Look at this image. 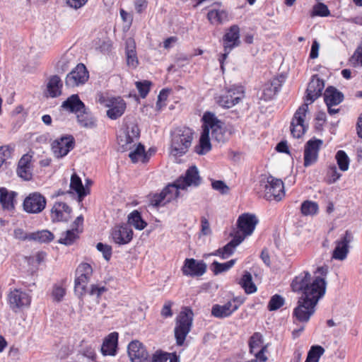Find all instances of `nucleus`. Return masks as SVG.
Listing matches in <instances>:
<instances>
[{"label": "nucleus", "instance_id": "1", "mask_svg": "<svg viewBox=\"0 0 362 362\" xmlns=\"http://www.w3.org/2000/svg\"><path fill=\"white\" fill-rule=\"evenodd\" d=\"M291 286L294 292L302 293L293 316L298 322L307 323L315 313L319 300L325 293L327 282L320 277L311 281L310 272L304 271L293 279Z\"/></svg>", "mask_w": 362, "mask_h": 362}, {"label": "nucleus", "instance_id": "2", "mask_svg": "<svg viewBox=\"0 0 362 362\" xmlns=\"http://www.w3.org/2000/svg\"><path fill=\"white\" fill-rule=\"evenodd\" d=\"M324 88L323 80L313 76L306 90L305 103L298 108L291 122V133L293 137L300 138L307 131L308 124L305 123V119L308 112V105L322 95Z\"/></svg>", "mask_w": 362, "mask_h": 362}, {"label": "nucleus", "instance_id": "3", "mask_svg": "<svg viewBox=\"0 0 362 362\" xmlns=\"http://www.w3.org/2000/svg\"><path fill=\"white\" fill-rule=\"evenodd\" d=\"M203 130L199 139V144L195 146V152L199 155H204L211 149L210 133L211 138L218 143H225L228 137L223 127V122L218 119L214 114L205 112L203 118Z\"/></svg>", "mask_w": 362, "mask_h": 362}, {"label": "nucleus", "instance_id": "4", "mask_svg": "<svg viewBox=\"0 0 362 362\" xmlns=\"http://www.w3.org/2000/svg\"><path fill=\"white\" fill-rule=\"evenodd\" d=\"M62 107L74 112L76 115L77 122L83 128L91 129L96 126V120L86 107L77 94L71 95L62 103Z\"/></svg>", "mask_w": 362, "mask_h": 362}, {"label": "nucleus", "instance_id": "5", "mask_svg": "<svg viewBox=\"0 0 362 362\" xmlns=\"http://www.w3.org/2000/svg\"><path fill=\"white\" fill-rule=\"evenodd\" d=\"M259 188L264 197L269 201H280L285 195L284 186L281 180L272 176H264L259 181Z\"/></svg>", "mask_w": 362, "mask_h": 362}, {"label": "nucleus", "instance_id": "6", "mask_svg": "<svg viewBox=\"0 0 362 362\" xmlns=\"http://www.w3.org/2000/svg\"><path fill=\"white\" fill-rule=\"evenodd\" d=\"M193 132L188 127L177 129L172 135L171 152L174 156H182L191 146Z\"/></svg>", "mask_w": 362, "mask_h": 362}, {"label": "nucleus", "instance_id": "7", "mask_svg": "<svg viewBox=\"0 0 362 362\" xmlns=\"http://www.w3.org/2000/svg\"><path fill=\"white\" fill-rule=\"evenodd\" d=\"M193 313L191 310L185 308L176 318L174 329L175 338L177 346H182L192 325Z\"/></svg>", "mask_w": 362, "mask_h": 362}, {"label": "nucleus", "instance_id": "8", "mask_svg": "<svg viewBox=\"0 0 362 362\" xmlns=\"http://www.w3.org/2000/svg\"><path fill=\"white\" fill-rule=\"evenodd\" d=\"M93 269L88 263H81L76 271L74 291L79 298L86 293V286L92 276Z\"/></svg>", "mask_w": 362, "mask_h": 362}, {"label": "nucleus", "instance_id": "9", "mask_svg": "<svg viewBox=\"0 0 362 362\" xmlns=\"http://www.w3.org/2000/svg\"><path fill=\"white\" fill-rule=\"evenodd\" d=\"M240 28L237 25H231L224 34L223 37V45L224 48V53L221 54L219 58L221 66L223 69V61L227 58L228 54L231 50L238 47L240 44Z\"/></svg>", "mask_w": 362, "mask_h": 362}, {"label": "nucleus", "instance_id": "10", "mask_svg": "<svg viewBox=\"0 0 362 362\" xmlns=\"http://www.w3.org/2000/svg\"><path fill=\"white\" fill-rule=\"evenodd\" d=\"M244 98V91L241 87H232L225 90L217 99L219 105L230 108L238 104Z\"/></svg>", "mask_w": 362, "mask_h": 362}, {"label": "nucleus", "instance_id": "11", "mask_svg": "<svg viewBox=\"0 0 362 362\" xmlns=\"http://www.w3.org/2000/svg\"><path fill=\"white\" fill-rule=\"evenodd\" d=\"M89 78V73L83 64H78L66 75L65 84L68 87H76L83 85Z\"/></svg>", "mask_w": 362, "mask_h": 362}, {"label": "nucleus", "instance_id": "12", "mask_svg": "<svg viewBox=\"0 0 362 362\" xmlns=\"http://www.w3.org/2000/svg\"><path fill=\"white\" fill-rule=\"evenodd\" d=\"M243 303V301L238 298H233L224 305L215 304L211 308V315L219 319L228 317L239 308Z\"/></svg>", "mask_w": 362, "mask_h": 362}, {"label": "nucleus", "instance_id": "13", "mask_svg": "<svg viewBox=\"0 0 362 362\" xmlns=\"http://www.w3.org/2000/svg\"><path fill=\"white\" fill-rule=\"evenodd\" d=\"M47 201L45 197L40 192L30 193L24 199L23 209L30 214H39L44 210Z\"/></svg>", "mask_w": 362, "mask_h": 362}, {"label": "nucleus", "instance_id": "14", "mask_svg": "<svg viewBox=\"0 0 362 362\" xmlns=\"http://www.w3.org/2000/svg\"><path fill=\"white\" fill-rule=\"evenodd\" d=\"M10 308L15 313L30 304L29 295L21 289L11 290L7 296Z\"/></svg>", "mask_w": 362, "mask_h": 362}, {"label": "nucleus", "instance_id": "15", "mask_svg": "<svg viewBox=\"0 0 362 362\" xmlns=\"http://www.w3.org/2000/svg\"><path fill=\"white\" fill-rule=\"evenodd\" d=\"M74 144L73 136H63L52 142V151L56 158H61L66 156L74 148Z\"/></svg>", "mask_w": 362, "mask_h": 362}, {"label": "nucleus", "instance_id": "16", "mask_svg": "<svg viewBox=\"0 0 362 362\" xmlns=\"http://www.w3.org/2000/svg\"><path fill=\"white\" fill-rule=\"evenodd\" d=\"M179 192L173 184L168 185L159 194H155L150 198V204L154 207L165 205L178 197Z\"/></svg>", "mask_w": 362, "mask_h": 362}, {"label": "nucleus", "instance_id": "17", "mask_svg": "<svg viewBox=\"0 0 362 362\" xmlns=\"http://www.w3.org/2000/svg\"><path fill=\"white\" fill-rule=\"evenodd\" d=\"M353 240L351 231L346 230L341 237L335 241L336 247L332 253V258L337 260H344L346 258L349 251V244Z\"/></svg>", "mask_w": 362, "mask_h": 362}, {"label": "nucleus", "instance_id": "18", "mask_svg": "<svg viewBox=\"0 0 362 362\" xmlns=\"http://www.w3.org/2000/svg\"><path fill=\"white\" fill-rule=\"evenodd\" d=\"M322 144V140L315 138L307 141L304 149L305 167H309L317 162L318 153Z\"/></svg>", "mask_w": 362, "mask_h": 362}, {"label": "nucleus", "instance_id": "19", "mask_svg": "<svg viewBox=\"0 0 362 362\" xmlns=\"http://www.w3.org/2000/svg\"><path fill=\"white\" fill-rule=\"evenodd\" d=\"M200 180L197 168L192 166L187 170L184 177H180L173 185L178 191L179 189H185L192 185L197 187L200 184Z\"/></svg>", "mask_w": 362, "mask_h": 362}, {"label": "nucleus", "instance_id": "20", "mask_svg": "<svg viewBox=\"0 0 362 362\" xmlns=\"http://www.w3.org/2000/svg\"><path fill=\"white\" fill-rule=\"evenodd\" d=\"M258 223V220L255 215L251 214H243L238 217L237 225L238 233L241 236L244 237L250 235Z\"/></svg>", "mask_w": 362, "mask_h": 362}, {"label": "nucleus", "instance_id": "21", "mask_svg": "<svg viewBox=\"0 0 362 362\" xmlns=\"http://www.w3.org/2000/svg\"><path fill=\"white\" fill-rule=\"evenodd\" d=\"M206 271V264L205 262L193 258H187L182 268V274L189 276H201Z\"/></svg>", "mask_w": 362, "mask_h": 362}, {"label": "nucleus", "instance_id": "22", "mask_svg": "<svg viewBox=\"0 0 362 362\" xmlns=\"http://www.w3.org/2000/svg\"><path fill=\"white\" fill-rule=\"evenodd\" d=\"M111 236L114 243L117 245H126L133 238V230L126 224L115 226L111 232Z\"/></svg>", "mask_w": 362, "mask_h": 362}, {"label": "nucleus", "instance_id": "23", "mask_svg": "<svg viewBox=\"0 0 362 362\" xmlns=\"http://www.w3.org/2000/svg\"><path fill=\"white\" fill-rule=\"evenodd\" d=\"M105 106L108 107L107 116L111 119H117L124 113L127 104L122 98L117 97L108 99Z\"/></svg>", "mask_w": 362, "mask_h": 362}, {"label": "nucleus", "instance_id": "24", "mask_svg": "<svg viewBox=\"0 0 362 362\" xmlns=\"http://www.w3.org/2000/svg\"><path fill=\"white\" fill-rule=\"evenodd\" d=\"M127 352L132 362H144L148 358L146 347L138 340H134L129 344Z\"/></svg>", "mask_w": 362, "mask_h": 362}, {"label": "nucleus", "instance_id": "25", "mask_svg": "<svg viewBox=\"0 0 362 362\" xmlns=\"http://www.w3.org/2000/svg\"><path fill=\"white\" fill-rule=\"evenodd\" d=\"M284 82L283 76L273 78L263 86L262 95L261 99L270 100L274 98L276 93L280 90L282 84Z\"/></svg>", "mask_w": 362, "mask_h": 362}, {"label": "nucleus", "instance_id": "26", "mask_svg": "<svg viewBox=\"0 0 362 362\" xmlns=\"http://www.w3.org/2000/svg\"><path fill=\"white\" fill-rule=\"evenodd\" d=\"M31 160L32 156L30 155L25 154L18 161L16 173L24 180L28 181L33 177Z\"/></svg>", "mask_w": 362, "mask_h": 362}, {"label": "nucleus", "instance_id": "27", "mask_svg": "<svg viewBox=\"0 0 362 362\" xmlns=\"http://www.w3.org/2000/svg\"><path fill=\"white\" fill-rule=\"evenodd\" d=\"M71 209L64 202H55L51 209L53 221H66L70 217Z\"/></svg>", "mask_w": 362, "mask_h": 362}, {"label": "nucleus", "instance_id": "28", "mask_svg": "<svg viewBox=\"0 0 362 362\" xmlns=\"http://www.w3.org/2000/svg\"><path fill=\"white\" fill-rule=\"evenodd\" d=\"M118 333L112 332L103 340L101 352L104 356H115L117 351Z\"/></svg>", "mask_w": 362, "mask_h": 362}, {"label": "nucleus", "instance_id": "29", "mask_svg": "<svg viewBox=\"0 0 362 362\" xmlns=\"http://www.w3.org/2000/svg\"><path fill=\"white\" fill-rule=\"evenodd\" d=\"M140 134L138 126L135 124H129L123 136H120V144L122 147L125 146V149L129 148L128 145L132 144L135 139L139 138Z\"/></svg>", "mask_w": 362, "mask_h": 362}, {"label": "nucleus", "instance_id": "30", "mask_svg": "<svg viewBox=\"0 0 362 362\" xmlns=\"http://www.w3.org/2000/svg\"><path fill=\"white\" fill-rule=\"evenodd\" d=\"M16 196V192L8 191L5 187H0V204L3 209L8 211L13 209Z\"/></svg>", "mask_w": 362, "mask_h": 362}, {"label": "nucleus", "instance_id": "31", "mask_svg": "<svg viewBox=\"0 0 362 362\" xmlns=\"http://www.w3.org/2000/svg\"><path fill=\"white\" fill-rule=\"evenodd\" d=\"M324 99L327 105H337L344 100V95L336 88L329 86L325 91Z\"/></svg>", "mask_w": 362, "mask_h": 362}, {"label": "nucleus", "instance_id": "32", "mask_svg": "<svg viewBox=\"0 0 362 362\" xmlns=\"http://www.w3.org/2000/svg\"><path fill=\"white\" fill-rule=\"evenodd\" d=\"M126 57L127 65L135 69L139 64V61L136 52V44L132 38H129L126 41Z\"/></svg>", "mask_w": 362, "mask_h": 362}, {"label": "nucleus", "instance_id": "33", "mask_svg": "<svg viewBox=\"0 0 362 362\" xmlns=\"http://www.w3.org/2000/svg\"><path fill=\"white\" fill-rule=\"evenodd\" d=\"M70 188L77 193L80 201L89 194L88 189L83 187L81 178L76 173L71 175Z\"/></svg>", "mask_w": 362, "mask_h": 362}, {"label": "nucleus", "instance_id": "34", "mask_svg": "<svg viewBox=\"0 0 362 362\" xmlns=\"http://www.w3.org/2000/svg\"><path fill=\"white\" fill-rule=\"evenodd\" d=\"M62 82L58 76H52L47 85L48 94L52 98H55L61 95Z\"/></svg>", "mask_w": 362, "mask_h": 362}, {"label": "nucleus", "instance_id": "35", "mask_svg": "<svg viewBox=\"0 0 362 362\" xmlns=\"http://www.w3.org/2000/svg\"><path fill=\"white\" fill-rule=\"evenodd\" d=\"M244 240V237L241 236L238 232H236L233 239L222 247L223 252V259H227L232 255L235 247Z\"/></svg>", "mask_w": 362, "mask_h": 362}, {"label": "nucleus", "instance_id": "36", "mask_svg": "<svg viewBox=\"0 0 362 362\" xmlns=\"http://www.w3.org/2000/svg\"><path fill=\"white\" fill-rule=\"evenodd\" d=\"M207 18L212 24H221L228 21V15L225 10L212 9L208 12Z\"/></svg>", "mask_w": 362, "mask_h": 362}, {"label": "nucleus", "instance_id": "37", "mask_svg": "<svg viewBox=\"0 0 362 362\" xmlns=\"http://www.w3.org/2000/svg\"><path fill=\"white\" fill-rule=\"evenodd\" d=\"M239 284L247 294L253 293L257 291V287L252 281V274L247 271L244 272Z\"/></svg>", "mask_w": 362, "mask_h": 362}, {"label": "nucleus", "instance_id": "38", "mask_svg": "<svg viewBox=\"0 0 362 362\" xmlns=\"http://www.w3.org/2000/svg\"><path fill=\"white\" fill-rule=\"evenodd\" d=\"M81 230L78 228L68 230L62 235L58 242L65 245H71L78 238V234L81 233Z\"/></svg>", "mask_w": 362, "mask_h": 362}, {"label": "nucleus", "instance_id": "39", "mask_svg": "<svg viewBox=\"0 0 362 362\" xmlns=\"http://www.w3.org/2000/svg\"><path fill=\"white\" fill-rule=\"evenodd\" d=\"M129 157L133 163H136L139 160L145 163L148 160V153L145 151L144 145L141 144H139L134 151L129 153Z\"/></svg>", "mask_w": 362, "mask_h": 362}, {"label": "nucleus", "instance_id": "40", "mask_svg": "<svg viewBox=\"0 0 362 362\" xmlns=\"http://www.w3.org/2000/svg\"><path fill=\"white\" fill-rule=\"evenodd\" d=\"M128 223L140 230L147 226L146 222L141 218V214L137 210H134L129 214Z\"/></svg>", "mask_w": 362, "mask_h": 362}, {"label": "nucleus", "instance_id": "41", "mask_svg": "<svg viewBox=\"0 0 362 362\" xmlns=\"http://www.w3.org/2000/svg\"><path fill=\"white\" fill-rule=\"evenodd\" d=\"M54 235L49 230H43L30 233V240L39 243H49L54 239Z\"/></svg>", "mask_w": 362, "mask_h": 362}, {"label": "nucleus", "instance_id": "42", "mask_svg": "<svg viewBox=\"0 0 362 362\" xmlns=\"http://www.w3.org/2000/svg\"><path fill=\"white\" fill-rule=\"evenodd\" d=\"M325 353V349L319 345L311 346L305 362H319L320 358Z\"/></svg>", "mask_w": 362, "mask_h": 362}, {"label": "nucleus", "instance_id": "43", "mask_svg": "<svg viewBox=\"0 0 362 362\" xmlns=\"http://www.w3.org/2000/svg\"><path fill=\"white\" fill-rule=\"evenodd\" d=\"M236 262V259H230L224 263H219L217 261H214L211 264V269L214 274L217 275L222 272H226L229 270L230 268L233 267Z\"/></svg>", "mask_w": 362, "mask_h": 362}, {"label": "nucleus", "instance_id": "44", "mask_svg": "<svg viewBox=\"0 0 362 362\" xmlns=\"http://www.w3.org/2000/svg\"><path fill=\"white\" fill-rule=\"evenodd\" d=\"M335 158L341 170L346 171L349 169V158L344 151H338L336 153Z\"/></svg>", "mask_w": 362, "mask_h": 362}, {"label": "nucleus", "instance_id": "45", "mask_svg": "<svg viewBox=\"0 0 362 362\" xmlns=\"http://www.w3.org/2000/svg\"><path fill=\"white\" fill-rule=\"evenodd\" d=\"M300 209L303 215H314L318 211V205L314 202L305 201L302 203Z\"/></svg>", "mask_w": 362, "mask_h": 362}, {"label": "nucleus", "instance_id": "46", "mask_svg": "<svg viewBox=\"0 0 362 362\" xmlns=\"http://www.w3.org/2000/svg\"><path fill=\"white\" fill-rule=\"evenodd\" d=\"M262 335L259 332H255L250 339L249 346L251 353H255L257 349H261L263 346Z\"/></svg>", "mask_w": 362, "mask_h": 362}, {"label": "nucleus", "instance_id": "47", "mask_svg": "<svg viewBox=\"0 0 362 362\" xmlns=\"http://www.w3.org/2000/svg\"><path fill=\"white\" fill-rule=\"evenodd\" d=\"M66 295V288L62 284H56L53 286L52 290V297L53 300L60 302Z\"/></svg>", "mask_w": 362, "mask_h": 362}, {"label": "nucleus", "instance_id": "48", "mask_svg": "<svg viewBox=\"0 0 362 362\" xmlns=\"http://www.w3.org/2000/svg\"><path fill=\"white\" fill-rule=\"evenodd\" d=\"M284 304V298L280 295L276 294L273 296L269 301L267 308L270 311L276 310Z\"/></svg>", "mask_w": 362, "mask_h": 362}, {"label": "nucleus", "instance_id": "49", "mask_svg": "<svg viewBox=\"0 0 362 362\" xmlns=\"http://www.w3.org/2000/svg\"><path fill=\"white\" fill-rule=\"evenodd\" d=\"M341 177L335 165H330L328 167L327 173V182L328 184H332L337 182Z\"/></svg>", "mask_w": 362, "mask_h": 362}, {"label": "nucleus", "instance_id": "50", "mask_svg": "<svg viewBox=\"0 0 362 362\" xmlns=\"http://www.w3.org/2000/svg\"><path fill=\"white\" fill-rule=\"evenodd\" d=\"M330 14V12L328 9L327 5L323 3H317L313 6L312 16H317L322 17L328 16Z\"/></svg>", "mask_w": 362, "mask_h": 362}, {"label": "nucleus", "instance_id": "51", "mask_svg": "<svg viewBox=\"0 0 362 362\" xmlns=\"http://www.w3.org/2000/svg\"><path fill=\"white\" fill-rule=\"evenodd\" d=\"M211 187L222 195L228 194L230 192V187L222 180H212Z\"/></svg>", "mask_w": 362, "mask_h": 362}, {"label": "nucleus", "instance_id": "52", "mask_svg": "<svg viewBox=\"0 0 362 362\" xmlns=\"http://www.w3.org/2000/svg\"><path fill=\"white\" fill-rule=\"evenodd\" d=\"M72 59L73 57L70 56H63L57 64V71L59 73H64L66 71L70 66Z\"/></svg>", "mask_w": 362, "mask_h": 362}, {"label": "nucleus", "instance_id": "53", "mask_svg": "<svg viewBox=\"0 0 362 362\" xmlns=\"http://www.w3.org/2000/svg\"><path fill=\"white\" fill-rule=\"evenodd\" d=\"M13 148L10 146H2L0 147V168L11 157Z\"/></svg>", "mask_w": 362, "mask_h": 362}, {"label": "nucleus", "instance_id": "54", "mask_svg": "<svg viewBox=\"0 0 362 362\" xmlns=\"http://www.w3.org/2000/svg\"><path fill=\"white\" fill-rule=\"evenodd\" d=\"M151 82L148 81H137L136 86L141 98H145L150 90Z\"/></svg>", "mask_w": 362, "mask_h": 362}, {"label": "nucleus", "instance_id": "55", "mask_svg": "<svg viewBox=\"0 0 362 362\" xmlns=\"http://www.w3.org/2000/svg\"><path fill=\"white\" fill-rule=\"evenodd\" d=\"M96 248L98 251L103 253V257L106 260H109L110 259L112 256V247L110 245L99 243L97 244Z\"/></svg>", "mask_w": 362, "mask_h": 362}, {"label": "nucleus", "instance_id": "56", "mask_svg": "<svg viewBox=\"0 0 362 362\" xmlns=\"http://www.w3.org/2000/svg\"><path fill=\"white\" fill-rule=\"evenodd\" d=\"M267 351V345H264L260 349L255 351V353H252L255 359L257 362H266L267 361V356L265 353Z\"/></svg>", "mask_w": 362, "mask_h": 362}, {"label": "nucleus", "instance_id": "57", "mask_svg": "<svg viewBox=\"0 0 362 362\" xmlns=\"http://www.w3.org/2000/svg\"><path fill=\"white\" fill-rule=\"evenodd\" d=\"M169 353L157 351L152 356L151 362H167Z\"/></svg>", "mask_w": 362, "mask_h": 362}, {"label": "nucleus", "instance_id": "58", "mask_svg": "<svg viewBox=\"0 0 362 362\" xmlns=\"http://www.w3.org/2000/svg\"><path fill=\"white\" fill-rule=\"evenodd\" d=\"M107 289L105 286H99L98 285L92 284L88 293L90 296H96L97 298H100L104 292L107 291Z\"/></svg>", "mask_w": 362, "mask_h": 362}, {"label": "nucleus", "instance_id": "59", "mask_svg": "<svg viewBox=\"0 0 362 362\" xmlns=\"http://www.w3.org/2000/svg\"><path fill=\"white\" fill-rule=\"evenodd\" d=\"M173 303L170 300L166 301L161 310L160 314L163 317H170L173 315V312L171 310L172 305Z\"/></svg>", "mask_w": 362, "mask_h": 362}, {"label": "nucleus", "instance_id": "60", "mask_svg": "<svg viewBox=\"0 0 362 362\" xmlns=\"http://www.w3.org/2000/svg\"><path fill=\"white\" fill-rule=\"evenodd\" d=\"M201 233L204 235H208L211 233L209 222L205 217L201 218Z\"/></svg>", "mask_w": 362, "mask_h": 362}, {"label": "nucleus", "instance_id": "61", "mask_svg": "<svg viewBox=\"0 0 362 362\" xmlns=\"http://www.w3.org/2000/svg\"><path fill=\"white\" fill-rule=\"evenodd\" d=\"M352 60L362 66V40L352 56Z\"/></svg>", "mask_w": 362, "mask_h": 362}, {"label": "nucleus", "instance_id": "62", "mask_svg": "<svg viewBox=\"0 0 362 362\" xmlns=\"http://www.w3.org/2000/svg\"><path fill=\"white\" fill-rule=\"evenodd\" d=\"M14 238L21 240H30V233H26L22 228H16L13 232Z\"/></svg>", "mask_w": 362, "mask_h": 362}, {"label": "nucleus", "instance_id": "63", "mask_svg": "<svg viewBox=\"0 0 362 362\" xmlns=\"http://www.w3.org/2000/svg\"><path fill=\"white\" fill-rule=\"evenodd\" d=\"M169 95V90L167 89H163L160 90L158 96V101L156 103V106L158 108H160L162 107V102H165Z\"/></svg>", "mask_w": 362, "mask_h": 362}, {"label": "nucleus", "instance_id": "64", "mask_svg": "<svg viewBox=\"0 0 362 362\" xmlns=\"http://www.w3.org/2000/svg\"><path fill=\"white\" fill-rule=\"evenodd\" d=\"M320 49V44L317 40L313 42L311 46V50L310 53V57L311 59H316L318 57V52Z\"/></svg>", "mask_w": 362, "mask_h": 362}]
</instances>
